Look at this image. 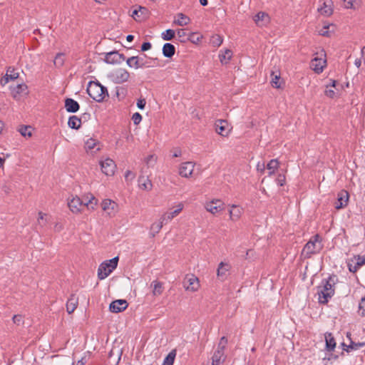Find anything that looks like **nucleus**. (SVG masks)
I'll list each match as a JSON object with an SVG mask.
<instances>
[{"instance_id":"bf43d9fd","label":"nucleus","mask_w":365,"mask_h":365,"mask_svg":"<svg viewBox=\"0 0 365 365\" xmlns=\"http://www.w3.org/2000/svg\"><path fill=\"white\" fill-rule=\"evenodd\" d=\"M146 105V101L144 98H140L138 100L137 106L139 109H144Z\"/></svg>"},{"instance_id":"2eb2a0df","label":"nucleus","mask_w":365,"mask_h":365,"mask_svg":"<svg viewBox=\"0 0 365 365\" xmlns=\"http://www.w3.org/2000/svg\"><path fill=\"white\" fill-rule=\"evenodd\" d=\"M349 193L346 190H341L337 195V200L335 202L334 207L336 210H340L345 207L348 205Z\"/></svg>"},{"instance_id":"6ab92c4d","label":"nucleus","mask_w":365,"mask_h":365,"mask_svg":"<svg viewBox=\"0 0 365 365\" xmlns=\"http://www.w3.org/2000/svg\"><path fill=\"white\" fill-rule=\"evenodd\" d=\"M28 93V86L25 83L18 84L11 90V95L16 100H19L23 94Z\"/></svg>"},{"instance_id":"4be33fe9","label":"nucleus","mask_w":365,"mask_h":365,"mask_svg":"<svg viewBox=\"0 0 365 365\" xmlns=\"http://www.w3.org/2000/svg\"><path fill=\"white\" fill-rule=\"evenodd\" d=\"M65 108L68 113H76L79 108V103L73 98H67L65 100Z\"/></svg>"},{"instance_id":"37998d69","label":"nucleus","mask_w":365,"mask_h":365,"mask_svg":"<svg viewBox=\"0 0 365 365\" xmlns=\"http://www.w3.org/2000/svg\"><path fill=\"white\" fill-rule=\"evenodd\" d=\"M319 11L321 12V14L327 16H330L333 12L331 6L327 5L326 3H324V6L319 9Z\"/></svg>"},{"instance_id":"2f4dec72","label":"nucleus","mask_w":365,"mask_h":365,"mask_svg":"<svg viewBox=\"0 0 365 365\" xmlns=\"http://www.w3.org/2000/svg\"><path fill=\"white\" fill-rule=\"evenodd\" d=\"M232 52L231 50L226 49L223 53L219 54V58L222 64H227L231 59Z\"/></svg>"},{"instance_id":"13d9d810","label":"nucleus","mask_w":365,"mask_h":365,"mask_svg":"<svg viewBox=\"0 0 365 365\" xmlns=\"http://www.w3.org/2000/svg\"><path fill=\"white\" fill-rule=\"evenodd\" d=\"M344 5L346 9H354V2L356 0H343Z\"/></svg>"},{"instance_id":"bb28decb","label":"nucleus","mask_w":365,"mask_h":365,"mask_svg":"<svg viewBox=\"0 0 365 365\" xmlns=\"http://www.w3.org/2000/svg\"><path fill=\"white\" fill-rule=\"evenodd\" d=\"M242 209L237 205H232L230 210V217L232 221H237L240 218Z\"/></svg>"},{"instance_id":"f03ea898","label":"nucleus","mask_w":365,"mask_h":365,"mask_svg":"<svg viewBox=\"0 0 365 365\" xmlns=\"http://www.w3.org/2000/svg\"><path fill=\"white\" fill-rule=\"evenodd\" d=\"M96 204L97 200L93 195L91 196L89 200H83L76 196L68 202V206L70 210L73 213L76 214L81 212L84 207H87L88 209L94 210Z\"/></svg>"},{"instance_id":"b1692460","label":"nucleus","mask_w":365,"mask_h":365,"mask_svg":"<svg viewBox=\"0 0 365 365\" xmlns=\"http://www.w3.org/2000/svg\"><path fill=\"white\" fill-rule=\"evenodd\" d=\"M324 336H325L327 351H334L336 347V344L334 336L330 332L325 333Z\"/></svg>"},{"instance_id":"4c0bfd02","label":"nucleus","mask_w":365,"mask_h":365,"mask_svg":"<svg viewBox=\"0 0 365 365\" xmlns=\"http://www.w3.org/2000/svg\"><path fill=\"white\" fill-rule=\"evenodd\" d=\"M18 131L24 137H31V126L21 125L18 129Z\"/></svg>"},{"instance_id":"58836bf2","label":"nucleus","mask_w":365,"mask_h":365,"mask_svg":"<svg viewBox=\"0 0 365 365\" xmlns=\"http://www.w3.org/2000/svg\"><path fill=\"white\" fill-rule=\"evenodd\" d=\"M223 39L220 35H214L212 36L210 43L215 47H219L222 43Z\"/></svg>"},{"instance_id":"c03bdc74","label":"nucleus","mask_w":365,"mask_h":365,"mask_svg":"<svg viewBox=\"0 0 365 365\" xmlns=\"http://www.w3.org/2000/svg\"><path fill=\"white\" fill-rule=\"evenodd\" d=\"M358 312L361 317H365V296L361 298L359 302Z\"/></svg>"},{"instance_id":"680f3d73","label":"nucleus","mask_w":365,"mask_h":365,"mask_svg":"<svg viewBox=\"0 0 365 365\" xmlns=\"http://www.w3.org/2000/svg\"><path fill=\"white\" fill-rule=\"evenodd\" d=\"M142 10L147 11V9H146V8H145V7L140 6L138 10L135 9V10L133 11L132 16H133L135 19H136V16H137V17H139L138 13L140 12V11H142Z\"/></svg>"},{"instance_id":"39448f33","label":"nucleus","mask_w":365,"mask_h":365,"mask_svg":"<svg viewBox=\"0 0 365 365\" xmlns=\"http://www.w3.org/2000/svg\"><path fill=\"white\" fill-rule=\"evenodd\" d=\"M145 55H144V57L138 56H131L126 60V63L130 68H134L135 69L149 68L158 65V59L157 58L149 59H145Z\"/></svg>"},{"instance_id":"72a5a7b5","label":"nucleus","mask_w":365,"mask_h":365,"mask_svg":"<svg viewBox=\"0 0 365 365\" xmlns=\"http://www.w3.org/2000/svg\"><path fill=\"white\" fill-rule=\"evenodd\" d=\"M65 62V55L63 53H58L54 58L53 63L56 67L60 68Z\"/></svg>"},{"instance_id":"4d7b16f0","label":"nucleus","mask_w":365,"mask_h":365,"mask_svg":"<svg viewBox=\"0 0 365 365\" xmlns=\"http://www.w3.org/2000/svg\"><path fill=\"white\" fill-rule=\"evenodd\" d=\"M326 87L327 89L324 91L325 95L330 98H334L336 95L335 91L332 89H329V86H327Z\"/></svg>"},{"instance_id":"ea45409f","label":"nucleus","mask_w":365,"mask_h":365,"mask_svg":"<svg viewBox=\"0 0 365 365\" xmlns=\"http://www.w3.org/2000/svg\"><path fill=\"white\" fill-rule=\"evenodd\" d=\"M271 75L272 76V78L271 81V84H272V87L276 88H279L281 87V84L279 82L280 75L274 74V72H272Z\"/></svg>"},{"instance_id":"f257e3e1","label":"nucleus","mask_w":365,"mask_h":365,"mask_svg":"<svg viewBox=\"0 0 365 365\" xmlns=\"http://www.w3.org/2000/svg\"><path fill=\"white\" fill-rule=\"evenodd\" d=\"M338 277L335 274L330 275L327 279H323L322 285L318 287V300L320 304H326L335 293V284Z\"/></svg>"},{"instance_id":"dca6fc26","label":"nucleus","mask_w":365,"mask_h":365,"mask_svg":"<svg viewBox=\"0 0 365 365\" xmlns=\"http://www.w3.org/2000/svg\"><path fill=\"white\" fill-rule=\"evenodd\" d=\"M128 306L125 299H117L110 304L109 309L113 313H118L124 311Z\"/></svg>"},{"instance_id":"423d86ee","label":"nucleus","mask_w":365,"mask_h":365,"mask_svg":"<svg viewBox=\"0 0 365 365\" xmlns=\"http://www.w3.org/2000/svg\"><path fill=\"white\" fill-rule=\"evenodd\" d=\"M118 257L102 262L98 269V277L102 280L106 279L118 266Z\"/></svg>"},{"instance_id":"0eeeda50","label":"nucleus","mask_w":365,"mask_h":365,"mask_svg":"<svg viewBox=\"0 0 365 365\" xmlns=\"http://www.w3.org/2000/svg\"><path fill=\"white\" fill-rule=\"evenodd\" d=\"M110 81L116 84L125 83L130 78L129 72L123 68H118L113 70L108 74Z\"/></svg>"},{"instance_id":"f3484780","label":"nucleus","mask_w":365,"mask_h":365,"mask_svg":"<svg viewBox=\"0 0 365 365\" xmlns=\"http://www.w3.org/2000/svg\"><path fill=\"white\" fill-rule=\"evenodd\" d=\"M184 205L182 202H180L177 205V208L172 211V212H164L161 216L160 218L163 222H164L165 224L168 223L169 221H171L174 217L178 216L181 211L183 210Z\"/></svg>"},{"instance_id":"603ef678","label":"nucleus","mask_w":365,"mask_h":365,"mask_svg":"<svg viewBox=\"0 0 365 365\" xmlns=\"http://www.w3.org/2000/svg\"><path fill=\"white\" fill-rule=\"evenodd\" d=\"M330 25H324L322 29L319 31V34L322 36H329V29Z\"/></svg>"},{"instance_id":"338daca9","label":"nucleus","mask_w":365,"mask_h":365,"mask_svg":"<svg viewBox=\"0 0 365 365\" xmlns=\"http://www.w3.org/2000/svg\"><path fill=\"white\" fill-rule=\"evenodd\" d=\"M354 65L357 67V68H359L361 65V58H356L354 61Z\"/></svg>"},{"instance_id":"7c9ffc66","label":"nucleus","mask_w":365,"mask_h":365,"mask_svg":"<svg viewBox=\"0 0 365 365\" xmlns=\"http://www.w3.org/2000/svg\"><path fill=\"white\" fill-rule=\"evenodd\" d=\"M177 17L178 19L174 21V24L180 26H186L190 21V18L182 13L178 14Z\"/></svg>"},{"instance_id":"f8f14e48","label":"nucleus","mask_w":365,"mask_h":365,"mask_svg":"<svg viewBox=\"0 0 365 365\" xmlns=\"http://www.w3.org/2000/svg\"><path fill=\"white\" fill-rule=\"evenodd\" d=\"M325 56L326 55H325L324 51H322L321 57L316 56L312 60L310 66L314 70V71L315 73H320L323 71L327 61L324 58H322V56Z\"/></svg>"},{"instance_id":"7ed1b4c3","label":"nucleus","mask_w":365,"mask_h":365,"mask_svg":"<svg viewBox=\"0 0 365 365\" xmlns=\"http://www.w3.org/2000/svg\"><path fill=\"white\" fill-rule=\"evenodd\" d=\"M322 239L319 234L312 236L304 245L302 255L305 258H310L312 255L318 254L323 249Z\"/></svg>"},{"instance_id":"a19ab883","label":"nucleus","mask_w":365,"mask_h":365,"mask_svg":"<svg viewBox=\"0 0 365 365\" xmlns=\"http://www.w3.org/2000/svg\"><path fill=\"white\" fill-rule=\"evenodd\" d=\"M175 357V351L170 352L165 358L163 365H173Z\"/></svg>"},{"instance_id":"1a4fd4ad","label":"nucleus","mask_w":365,"mask_h":365,"mask_svg":"<svg viewBox=\"0 0 365 365\" xmlns=\"http://www.w3.org/2000/svg\"><path fill=\"white\" fill-rule=\"evenodd\" d=\"M125 60V56L117 51L105 53L104 61L108 64H120Z\"/></svg>"},{"instance_id":"a878e982","label":"nucleus","mask_w":365,"mask_h":365,"mask_svg":"<svg viewBox=\"0 0 365 365\" xmlns=\"http://www.w3.org/2000/svg\"><path fill=\"white\" fill-rule=\"evenodd\" d=\"M165 224L164 222L162 221L161 218H159V220L158 222H153L150 226V236L151 237H155V235L159 233L162 227H163V225Z\"/></svg>"},{"instance_id":"9d476101","label":"nucleus","mask_w":365,"mask_h":365,"mask_svg":"<svg viewBox=\"0 0 365 365\" xmlns=\"http://www.w3.org/2000/svg\"><path fill=\"white\" fill-rule=\"evenodd\" d=\"M102 172L107 176H113L116 170L115 162L110 158H106L100 162Z\"/></svg>"},{"instance_id":"c85d7f7f","label":"nucleus","mask_w":365,"mask_h":365,"mask_svg":"<svg viewBox=\"0 0 365 365\" xmlns=\"http://www.w3.org/2000/svg\"><path fill=\"white\" fill-rule=\"evenodd\" d=\"M138 182H139V187L142 190L149 191L153 187L152 182L148 178H145L144 176L140 177Z\"/></svg>"},{"instance_id":"e433bc0d","label":"nucleus","mask_w":365,"mask_h":365,"mask_svg":"<svg viewBox=\"0 0 365 365\" xmlns=\"http://www.w3.org/2000/svg\"><path fill=\"white\" fill-rule=\"evenodd\" d=\"M364 345H365V343H364V342L355 343V342L351 341L350 344L348 346H346V348H344V351H346V352H350L352 350L359 349V348L364 346Z\"/></svg>"},{"instance_id":"5701e85b","label":"nucleus","mask_w":365,"mask_h":365,"mask_svg":"<svg viewBox=\"0 0 365 365\" xmlns=\"http://www.w3.org/2000/svg\"><path fill=\"white\" fill-rule=\"evenodd\" d=\"M230 268L231 266L230 264L221 262L219 264L217 269V277L221 279V280H224L225 279L227 272L230 269Z\"/></svg>"},{"instance_id":"de8ad7c7","label":"nucleus","mask_w":365,"mask_h":365,"mask_svg":"<svg viewBox=\"0 0 365 365\" xmlns=\"http://www.w3.org/2000/svg\"><path fill=\"white\" fill-rule=\"evenodd\" d=\"M13 322L17 326L24 324V317L21 314H15L12 318Z\"/></svg>"},{"instance_id":"20e7f679","label":"nucleus","mask_w":365,"mask_h":365,"mask_svg":"<svg viewBox=\"0 0 365 365\" xmlns=\"http://www.w3.org/2000/svg\"><path fill=\"white\" fill-rule=\"evenodd\" d=\"M86 91L88 96L96 102H102L108 96L107 88L102 86L98 81H91Z\"/></svg>"},{"instance_id":"6e6552de","label":"nucleus","mask_w":365,"mask_h":365,"mask_svg":"<svg viewBox=\"0 0 365 365\" xmlns=\"http://www.w3.org/2000/svg\"><path fill=\"white\" fill-rule=\"evenodd\" d=\"M215 126L216 133L223 137L228 136L232 128L226 120L222 119L216 120Z\"/></svg>"},{"instance_id":"c756f323","label":"nucleus","mask_w":365,"mask_h":365,"mask_svg":"<svg viewBox=\"0 0 365 365\" xmlns=\"http://www.w3.org/2000/svg\"><path fill=\"white\" fill-rule=\"evenodd\" d=\"M68 125L75 130H78L81 128V120L76 115L70 116L68 120Z\"/></svg>"},{"instance_id":"473e14b6","label":"nucleus","mask_w":365,"mask_h":365,"mask_svg":"<svg viewBox=\"0 0 365 365\" xmlns=\"http://www.w3.org/2000/svg\"><path fill=\"white\" fill-rule=\"evenodd\" d=\"M153 286V294L154 296H159L163 292V283L158 281H153L151 284Z\"/></svg>"},{"instance_id":"e2e57ef3","label":"nucleus","mask_w":365,"mask_h":365,"mask_svg":"<svg viewBox=\"0 0 365 365\" xmlns=\"http://www.w3.org/2000/svg\"><path fill=\"white\" fill-rule=\"evenodd\" d=\"M227 344V339L225 336H222L220 340V342L218 344L220 345V347H226Z\"/></svg>"},{"instance_id":"79ce46f5","label":"nucleus","mask_w":365,"mask_h":365,"mask_svg":"<svg viewBox=\"0 0 365 365\" xmlns=\"http://www.w3.org/2000/svg\"><path fill=\"white\" fill-rule=\"evenodd\" d=\"M6 76L10 78V80H15L19 78V73L15 71V69L12 67H9L6 71Z\"/></svg>"},{"instance_id":"9b49d317","label":"nucleus","mask_w":365,"mask_h":365,"mask_svg":"<svg viewBox=\"0 0 365 365\" xmlns=\"http://www.w3.org/2000/svg\"><path fill=\"white\" fill-rule=\"evenodd\" d=\"M195 163L191 161L184 162L181 163L179 167V175L185 178H188L192 176Z\"/></svg>"},{"instance_id":"8fccbe9b","label":"nucleus","mask_w":365,"mask_h":365,"mask_svg":"<svg viewBox=\"0 0 365 365\" xmlns=\"http://www.w3.org/2000/svg\"><path fill=\"white\" fill-rule=\"evenodd\" d=\"M46 216V214L43 213L42 212H38V225L41 227H43L46 224V220H44V217Z\"/></svg>"},{"instance_id":"5fc2aeb1","label":"nucleus","mask_w":365,"mask_h":365,"mask_svg":"<svg viewBox=\"0 0 365 365\" xmlns=\"http://www.w3.org/2000/svg\"><path fill=\"white\" fill-rule=\"evenodd\" d=\"M132 120L135 125H138L142 120V115L139 113H135L132 116Z\"/></svg>"},{"instance_id":"4468645a","label":"nucleus","mask_w":365,"mask_h":365,"mask_svg":"<svg viewBox=\"0 0 365 365\" xmlns=\"http://www.w3.org/2000/svg\"><path fill=\"white\" fill-rule=\"evenodd\" d=\"M205 208L212 214H216L223 210L224 203L220 200H213L206 202Z\"/></svg>"},{"instance_id":"69168bd1","label":"nucleus","mask_w":365,"mask_h":365,"mask_svg":"<svg viewBox=\"0 0 365 365\" xmlns=\"http://www.w3.org/2000/svg\"><path fill=\"white\" fill-rule=\"evenodd\" d=\"M357 261L359 262L360 264H361V266L365 264V255L364 256H357Z\"/></svg>"},{"instance_id":"774afa93","label":"nucleus","mask_w":365,"mask_h":365,"mask_svg":"<svg viewBox=\"0 0 365 365\" xmlns=\"http://www.w3.org/2000/svg\"><path fill=\"white\" fill-rule=\"evenodd\" d=\"M126 39H127L128 41L131 42L134 39V36H133L131 34H129V35L127 36Z\"/></svg>"},{"instance_id":"412c9836","label":"nucleus","mask_w":365,"mask_h":365,"mask_svg":"<svg viewBox=\"0 0 365 365\" xmlns=\"http://www.w3.org/2000/svg\"><path fill=\"white\" fill-rule=\"evenodd\" d=\"M78 304V297L75 294H71L66 302V311L68 314L73 313Z\"/></svg>"},{"instance_id":"6e6d98bb","label":"nucleus","mask_w":365,"mask_h":365,"mask_svg":"<svg viewBox=\"0 0 365 365\" xmlns=\"http://www.w3.org/2000/svg\"><path fill=\"white\" fill-rule=\"evenodd\" d=\"M266 165L264 162L260 163L259 162L257 165V170L260 174H263L265 171Z\"/></svg>"},{"instance_id":"0e129e2a","label":"nucleus","mask_w":365,"mask_h":365,"mask_svg":"<svg viewBox=\"0 0 365 365\" xmlns=\"http://www.w3.org/2000/svg\"><path fill=\"white\" fill-rule=\"evenodd\" d=\"M10 78L6 76V74L5 75V76H4L1 81H0V83L2 86H4L6 84H7L9 81Z\"/></svg>"},{"instance_id":"3c124183","label":"nucleus","mask_w":365,"mask_h":365,"mask_svg":"<svg viewBox=\"0 0 365 365\" xmlns=\"http://www.w3.org/2000/svg\"><path fill=\"white\" fill-rule=\"evenodd\" d=\"M177 32V35L178 36V38H180V41L181 42H185V39H186V32H185V29H178L176 31Z\"/></svg>"},{"instance_id":"864d4df0","label":"nucleus","mask_w":365,"mask_h":365,"mask_svg":"<svg viewBox=\"0 0 365 365\" xmlns=\"http://www.w3.org/2000/svg\"><path fill=\"white\" fill-rule=\"evenodd\" d=\"M285 175L283 174H279L276 179V182L279 186H283L285 183Z\"/></svg>"},{"instance_id":"c9c22d12","label":"nucleus","mask_w":365,"mask_h":365,"mask_svg":"<svg viewBox=\"0 0 365 365\" xmlns=\"http://www.w3.org/2000/svg\"><path fill=\"white\" fill-rule=\"evenodd\" d=\"M175 31L169 29L161 34V37L164 41H170L175 37Z\"/></svg>"},{"instance_id":"ddd939ff","label":"nucleus","mask_w":365,"mask_h":365,"mask_svg":"<svg viewBox=\"0 0 365 365\" xmlns=\"http://www.w3.org/2000/svg\"><path fill=\"white\" fill-rule=\"evenodd\" d=\"M102 209L110 217H113L118 212V205L109 199L104 200L101 203Z\"/></svg>"},{"instance_id":"49530a36","label":"nucleus","mask_w":365,"mask_h":365,"mask_svg":"<svg viewBox=\"0 0 365 365\" xmlns=\"http://www.w3.org/2000/svg\"><path fill=\"white\" fill-rule=\"evenodd\" d=\"M347 266L349 272L355 273L361 267V264H360L359 261H356V262L354 264L349 262Z\"/></svg>"},{"instance_id":"052dcab7","label":"nucleus","mask_w":365,"mask_h":365,"mask_svg":"<svg viewBox=\"0 0 365 365\" xmlns=\"http://www.w3.org/2000/svg\"><path fill=\"white\" fill-rule=\"evenodd\" d=\"M152 47V44L150 42H144L141 46V51H146L150 49Z\"/></svg>"},{"instance_id":"a18cd8bd","label":"nucleus","mask_w":365,"mask_h":365,"mask_svg":"<svg viewBox=\"0 0 365 365\" xmlns=\"http://www.w3.org/2000/svg\"><path fill=\"white\" fill-rule=\"evenodd\" d=\"M97 145V141L95 139H93V138H90L88 139L86 143H85V148L86 150H92L93 148H95V147Z\"/></svg>"},{"instance_id":"cd10ccee","label":"nucleus","mask_w":365,"mask_h":365,"mask_svg":"<svg viewBox=\"0 0 365 365\" xmlns=\"http://www.w3.org/2000/svg\"><path fill=\"white\" fill-rule=\"evenodd\" d=\"M279 167V162L278 159L271 160L266 165V168L268 170V175L272 176V175H274L275 172L278 170Z\"/></svg>"},{"instance_id":"f704fd0d","label":"nucleus","mask_w":365,"mask_h":365,"mask_svg":"<svg viewBox=\"0 0 365 365\" xmlns=\"http://www.w3.org/2000/svg\"><path fill=\"white\" fill-rule=\"evenodd\" d=\"M224 360V355L220 351H215L212 358V365H219Z\"/></svg>"},{"instance_id":"aec40b11","label":"nucleus","mask_w":365,"mask_h":365,"mask_svg":"<svg viewBox=\"0 0 365 365\" xmlns=\"http://www.w3.org/2000/svg\"><path fill=\"white\" fill-rule=\"evenodd\" d=\"M253 20L258 26H263L269 22V16L267 13L260 11L255 15Z\"/></svg>"},{"instance_id":"a211bd4d","label":"nucleus","mask_w":365,"mask_h":365,"mask_svg":"<svg viewBox=\"0 0 365 365\" xmlns=\"http://www.w3.org/2000/svg\"><path fill=\"white\" fill-rule=\"evenodd\" d=\"M185 282L188 283V285H184L186 290L191 292H196L200 287L199 279L194 274L187 275L185 277Z\"/></svg>"},{"instance_id":"09e8293b","label":"nucleus","mask_w":365,"mask_h":365,"mask_svg":"<svg viewBox=\"0 0 365 365\" xmlns=\"http://www.w3.org/2000/svg\"><path fill=\"white\" fill-rule=\"evenodd\" d=\"M157 158L154 155H149L145 160V163L148 166H153L155 163Z\"/></svg>"},{"instance_id":"393cba45","label":"nucleus","mask_w":365,"mask_h":365,"mask_svg":"<svg viewBox=\"0 0 365 365\" xmlns=\"http://www.w3.org/2000/svg\"><path fill=\"white\" fill-rule=\"evenodd\" d=\"M163 54L166 58H172L175 53V47L170 43H165L163 46Z\"/></svg>"}]
</instances>
